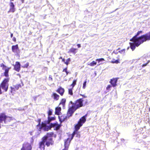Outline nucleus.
Wrapping results in <instances>:
<instances>
[{"mask_svg": "<svg viewBox=\"0 0 150 150\" xmlns=\"http://www.w3.org/2000/svg\"><path fill=\"white\" fill-rule=\"evenodd\" d=\"M142 32V31H138L137 34L130 39V41L133 42L129 43L130 48L132 51L134 50L136 46L138 47L144 42L150 40V32L138 37Z\"/></svg>", "mask_w": 150, "mask_h": 150, "instance_id": "nucleus-1", "label": "nucleus"}, {"mask_svg": "<svg viewBox=\"0 0 150 150\" xmlns=\"http://www.w3.org/2000/svg\"><path fill=\"white\" fill-rule=\"evenodd\" d=\"M83 100L82 98H80L77 100L75 103L71 101L69 103L72 105V106L69 108L67 112V116L71 117L72 116L74 111L77 109L83 106Z\"/></svg>", "mask_w": 150, "mask_h": 150, "instance_id": "nucleus-2", "label": "nucleus"}, {"mask_svg": "<svg viewBox=\"0 0 150 150\" xmlns=\"http://www.w3.org/2000/svg\"><path fill=\"white\" fill-rule=\"evenodd\" d=\"M38 124L37 125V128L39 134L40 133L42 129H43L44 131H48L51 129V127L49 125H47L48 122L45 121L42 122L41 124V119H39L38 120Z\"/></svg>", "mask_w": 150, "mask_h": 150, "instance_id": "nucleus-3", "label": "nucleus"}, {"mask_svg": "<svg viewBox=\"0 0 150 150\" xmlns=\"http://www.w3.org/2000/svg\"><path fill=\"white\" fill-rule=\"evenodd\" d=\"M45 142L46 145L47 146H49L50 144L52 145L53 144L52 139L50 138H47L46 137H44L42 138V141L39 143V148L41 150H44Z\"/></svg>", "mask_w": 150, "mask_h": 150, "instance_id": "nucleus-4", "label": "nucleus"}, {"mask_svg": "<svg viewBox=\"0 0 150 150\" xmlns=\"http://www.w3.org/2000/svg\"><path fill=\"white\" fill-rule=\"evenodd\" d=\"M87 114H86L85 115L81 117L79 120V121L78 122V123L75 126V130L73 133L75 132V134H76L78 131L80 129V127L83 125V124L84 123L86 120V117Z\"/></svg>", "mask_w": 150, "mask_h": 150, "instance_id": "nucleus-5", "label": "nucleus"}, {"mask_svg": "<svg viewBox=\"0 0 150 150\" xmlns=\"http://www.w3.org/2000/svg\"><path fill=\"white\" fill-rule=\"evenodd\" d=\"M9 80V78L5 79L0 85L1 88L3 89L5 91H7L8 90V82Z\"/></svg>", "mask_w": 150, "mask_h": 150, "instance_id": "nucleus-6", "label": "nucleus"}, {"mask_svg": "<svg viewBox=\"0 0 150 150\" xmlns=\"http://www.w3.org/2000/svg\"><path fill=\"white\" fill-rule=\"evenodd\" d=\"M75 132L72 133L71 139L68 138L66 140L64 141V149L63 150H68V148L70 144V141L73 139L75 135Z\"/></svg>", "mask_w": 150, "mask_h": 150, "instance_id": "nucleus-7", "label": "nucleus"}, {"mask_svg": "<svg viewBox=\"0 0 150 150\" xmlns=\"http://www.w3.org/2000/svg\"><path fill=\"white\" fill-rule=\"evenodd\" d=\"M31 145L28 142L24 143L23 145L21 150H31Z\"/></svg>", "mask_w": 150, "mask_h": 150, "instance_id": "nucleus-8", "label": "nucleus"}, {"mask_svg": "<svg viewBox=\"0 0 150 150\" xmlns=\"http://www.w3.org/2000/svg\"><path fill=\"white\" fill-rule=\"evenodd\" d=\"M10 118L9 117L6 116L4 114L1 113L0 114V128H1V124L4 121V123H6V120L7 118Z\"/></svg>", "mask_w": 150, "mask_h": 150, "instance_id": "nucleus-9", "label": "nucleus"}, {"mask_svg": "<svg viewBox=\"0 0 150 150\" xmlns=\"http://www.w3.org/2000/svg\"><path fill=\"white\" fill-rule=\"evenodd\" d=\"M21 68V64L19 62H16L15 65L14 66V69L18 72L19 71Z\"/></svg>", "mask_w": 150, "mask_h": 150, "instance_id": "nucleus-10", "label": "nucleus"}, {"mask_svg": "<svg viewBox=\"0 0 150 150\" xmlns=\"http://www.w3.org/2000/svg\"><path fill=\"white\" fill-rule=\"evenodd\" d=\"M10 6V10L8 11V12H14L15 11V6L13 2H11L9 3Z\"/></svg>", "mask_w": 150, "mask_h": 150, "instance_id": "nucleus-11", "label": "nucleus"}, {"mask_svg": "<svg viewBox=\"0 0 150 150\" xmlns=\"http://www.w3.org/2000/svg\"><path fill=\"white\" fill-rule=\"evenodd\" d=\"M70 117H68L67 116H67H66L65 115H62L61 117H60V116H58V118L59 119V120L60 122V123H62L65 120H66L67 117L69 118Z\"/></svg>", "mask_w": 150, "mask_h": 150, "instance_id": "nucleus-12", "label": "nucleus"}, {"mask_svg": "<svg viewBox=\"0 0 150 150\" xmlns=\"http://www.w3.org/2000/svg\"><path fill=\"white\" fill-rule=\"evenodd\" d=\"M117 79L116 78H114L111 79L110 81V83L112 85L113 87L117 85Z\"/></svg>", "mask_w": 150, "mask_h": 150, "instance_id": "nucleus-13", "label": "nucleus"}, {"mask_svg": "<svg viewBox=\"0 0 150 150\" xmlns=\"http://www.w3.org/2000/svg\"><path fill=\"white\" fill-rule=\"evenodd\" d=\"M57 92L59 93L61 96H63L64 92V90L63 88L60 87L58 88L57 90Z\"/></svg>", "mask_w": 150, "mask_h": 150, "instance_id": "nucleus-14", "label": "nucleus"}, {"mask_svg": "<svg viewBox=\"0 0 150 150\" xmlns=\"http://www.w3.org/2000/svg\"><path fill=\"white\" fill-rule=\"evenodd\" d=\"M10 69V67L9 68L8 67L7 68H6L5 69H4V70L5 71V72L4 73V75L5 76L7 77H8L9 76L8 73L9 71V70Z\"/></svg>", "mask_w": 150, "mask_h": 150, "instance_id": "nucleus-15", "label": "nucleus"}, {"mask_svg": "<svg viewBox=\"0 0 150 150\" xmlns=\"http://www.w3.org/2000/svg\"><path fill=\"white\" fill-rule=\"evenodd\" d=\"M55 120V118L54 117H50L49 116H48V120L47 121H46L48 122L47 123V125H49V126L51 127V124H50V122L52 120Z\"/></svg>", "mask_w": 150, "mask_h": 150, "instance_id": "nucleus-16", "label": "nucleus"}, {"mask_svg": "<svg viewBox=\"0 0 150 150\" xmlns=\"http://www.w3.org/2000/svg\"><path fill=\"white\" fill-rule=\"evenodd\" d=\"M61 108L60 107H58L55 108V114L56 115H59L61 113Z\"/></svg>", "mask_w": 150, "mask_h": 150, "instance_id": "nucleus-17", "label": "nucleus"}, {"mask_svg": "<svg viewBox=\"0 0 150 150\" xmlns=\"http://www.w3.org/2000/svg\"><path fill=\"white\" fill-rule=\"evenodd\" d=\"M18 49V45H13L12 47V50L13 52H16L17 50Z\"/></svg>", "mask_w": 150, "mask_h": 150, "instance_id": "nucleus-18", "label": "nucleus"}, {"mask_svg": "<svg viewBox=\"0 0 150 150\" xmlns=\"http://www.w3.org/2000/svg\"><path fill=\"white\" fill-rule=\"evenodd\" d=\"M50 126L51 127V128L52 127H55L56 129L57 130L59 129L60 128V126L58 124H52V123H51Z\"/></svg>", "mask_w": 150, "mask_h": 150, "instance_id": "nucleus-19", "label": "nucleus"}, {"mask_svg": "<svg viewBox=\"0 0 150 150\" xmlns=\"http://www.w3.org/2000/svg\"><path fill=\"white\" fill-rule=\"evenodd\" d=\"M52 97H53L56 100H57L59 99V96L56 93H54L52 96Z\"/></svg>", "mask_w": 150, "mask_h": 150, "instance_id": "nucleus-20", "label": "nucleus"}, {"mask_svg": "<svg viewBox=\"0 0 150 150\" xmlns=\"http://www.w3.org/2000/svg\"><path fill=\"white\" fill-rule=\"evenodd\" d=\"M66 102V100L65 98H63L60 103V104H62L63 106V107H64L65 105V103Z\"/></svg>", "mask_w": 150, "mask_h": 150, "instance_id": "nucleus-21", "label": "nucleus"}, {"mask_svg": "<svg viewBox=\"0 0 150 150\" xmlns=\"http://www.w3.org/2000/svg\"><path fill=\"white\" fill-rule=\"evenodd\" d=\"M76 49L72 48L69 50V52H72L75 54L76 52Z\"/></svg>", "mask_w": 150, "mask_h": 150, "instance_id": "nucleus-22", "label": "nucleus"}, {"mask_svg": "<svg viewBox=\"0 0 150 150\" xmlns=\"http://www.w3.org/2000/svg\"><path fill=\"white\" fill-rule=\"evenodd\" d=\"M53 133L52 132H51L50 133H48L47 134V135L45 136L44 137H46V138H50L52 139V138L51 137H52L53 135Z\"/></svg>", "mask_w": 150, "mask_h": 150, "instance_id": "nucleus-23", "label": "nucleus"}, {"mask_svg": "<svg viewBox=\"0 0 150 150\" xmlns=\"http://www.w3.org/2000/svg\"><path fill=\"white\" fill-rule=\"evenodd\" d=\"M76 80H75L73 81L71 85V86H72V88H73L75 85L76 84Z\"/></svg>", "mask_w": 150, "mask_h": 150, "instance_id": "nucleus-24", "label": "nucleus"}, {"mask_svg": "<svg viewBox=\"0 0 150 150\" xmlns=\"http://www.w3.org/2000/svg\"><path fill=\"white\" fill-rule=\"evenodd\" d=\"M97 62L94 61H92L91 63L88 65H90L91 66H93L96 64Z\"/></svg>", "mask_w": 150, "mask_h": 150, "instance_id": "nucleus-25", "label": "nucleus"}, {"mask_svg": "<svg viewBox=\"0 0 150 150\" xmlns=\"http://www.w3.org/2000/svg\"><path fill=\"white\" fill-rule=\"evenodd\" d=\"M0 67H2V69L3 70H4L6 68L8 67L4 65L3 63H2L1 64Z\"/></svg>", "mask_w": 150, "mask_h": 150, "instance_id": "nucleus-26", "label": "nucleus"}, {"mask_svg": "<svg viewBox=\"0 0 150 150\" xmlns=\"http://www.w3.org/2000/svg\"><path fill=\"white\" fill-rule=\"evenodd\" d=\"M72 89H69L68 91L69 94L71 95H73V93L72 92Z\"/></svg>", "mask_w": 150, "mask_h": 150, "instance_id": "nucleus-27", "label": "nucleus"}, {"mask_svg": "<svg viewBox=\"0 0 150 150\" xmlns=\"http://www.w3.org/2000/svg\"><path fill=\"white\" fill-rule=\"evenodd\" d=\"M70 60V58H68L66 60V61L65 62V63L67 66L68 65Z\"/></svg>", "mask_w": 150, "mask_h": 150, "instance_id": "nucleus-28", "label": "nucleus"}, {"mask_svg": "<svg viewBox=\"0 0 150 150\" xmlns=\"http://www.w3.org/2000/svg\"><path fill=\"white\" fill-rule=\"evenodd\" d=\"M125 49H123L119 51V52L121 54H124L125 53Z\"/></svg>", "mask_w": 150, "mask_h": 150, "instance_id": "nucleus-29", "label": "nucleus"}, {"mask_svg": "<svg viewBox=\"0 0 150 150\" xmlns=\"http://www.w3.org/2000/svg\"><path fill=\"white\" fill-rule=\"evenodd\" d=\"M96 61H98V62L99 63L101 61H104V59L103 58H101L99 59H96Z\"/></svg>", "mask_w": 150, "mask_h": 150, "instance_id": "nucleus-30", "label": "nucleus"}, {"mask_svg": "<svg viewBox=\"0 0 150 150\" xmlns=\"http://www.w3.org/2000/svg\"><path fill=\"white\" fill-rule=\"evenodd\" d=\"M29 66V63H27L24 66H23L22 67L23 68H27Z\"/></svg>", "mask_w": 150, "mask_h": 150, "instance_id": "nucleus-31", "label": "nucleus"}, {"mask_svg": "<svg viewBox=\"0 0 150 150\" xmlns=\"http://www.w3.org/2000/svg\"><path fill=\"white\" fill-rule=\"evenodd\" d=\"M111 87L112 86L110 85H108L106 88L107 90L108 91L110 90V89L111 88Z\"/></svg>", "mask_w": 150, "mask_h": 150, "instance_id": "nucleus-32", "label": "nucleus"}, {"mask_svg": "<svg viewBox=\"0 0 150 150\" xmlns=\"http://www.w3.org/2000/svg\"><path fill=\"white\" fill-rule=\"evenodd\" d=\"M111 63H116V64H118L119 63V60L117 59L115 60V61H111Z\"/></svg>", "mask_w": 150, "mask_h": 150, "instance_id": "nucleus-33", "label": "nucleus"}, {"mask_svg": "<svg viewBox=\"0 0 150 150\" xmlns=\"http://www.w3.org/2000/svg\"><path fill=\"white\" fill-rule=\"evenodd\" d=\"M86 81H85L83 83V89H85V88H86Z\"/></svg>", "mask_w": 150, "mask_h": 150, "instance_id": "nucleus-34", "label": "nucleus"}, {"mask_svg": "<svg viewBox=\"0 0 150 150\" xmlns=\"http://www.w3.org/2000/svg\"><path fill=\"white\" fill-rule=\"evenodd\" d=\"M20 87H21V85H16L15 86V88L16 90H18Z\"/></svg>", "mask_w": 150, "mask_h": 150, "instance_id": "nucleus-35", "label": "nucleus"}, {"mask_svg": "<svg viewBox=\"0 0 150 150\" xmlns=\"http://www.w3.org/2000/svg\"><path fill=\"white\" fill-rule=\"evenodd\" d=\"M140 59L142 60L143 62H144L146 61V58L143 57L141 58Z\"/></svg>", "mask_w": 150, "mask_h": 150, "instance_id": "nucleus-36", "label": "nucleus"}, {"mask_svg": "<svg viewBox=\"0 0 150 150\" xmlns=\"http://www.w3.org/2000/svg\"><path fill=\"white\" fill-rule=\"evenodd\" d=\"M119 48H118L117 50H114L113 53H115V54H118V53L119 52L118 50L119 49Z\"/></svg>", "mask_w": 150, "mask_h": 150, "instance_id": "nucleus-37", "label": "nucleus"}, {"mask_svg": "<svg viewBox=\"0 0 150 150\" xmlns=\"http://www.w3.org/2000/svg\"><path fill=\"white\" fill-rule=\"evenodd\" d=\"M34 140L33 139V137H32L31 138L30 140V142L31 143V145H32L33 144V143Z\"/></svg>", "mask_w": 150, "mask_h": 150, "instance_id": "nucleus-38", "label": "nucleus"}, {"mask_svg": "<svg viewBox=\"0 0 150 150\" xmlns=\"http://www.w3.org/2000/svg\"><path fill=\"white\" fill-rule=\"evenodd\" d=\"M11 91H10V92L11 93L12 92V91H15L16 90H15V88H13L12 87H11Z\"/></svg>", "mask_w": 150, "mask_h": 150, "instance_id": "nucleus-39", "label": "nucleus"}, {"mask_svg": "<svg viewBox=\"0 0 150 150\" xmlns=\"http://www.w3.org/2000/svg\"><path fill=\"white\" fill-rule=\"evenodd\" d=\"M52 112L51 110H50L48 112V115L49 116L51 115H52Z\"/></svg>", "mask_w": 150, "mask_h": 150, "instance_id": "nucleus-40", "label": "nucleus"}, {"mask_svg": "<svg viewBox=\"0 0 150 150\" xmlns=\"http://www.w3.org/2000/svg\"><path fill=\"white\" fill-rule=\"evenodd\" d=\"M147 65V64L146 63L145 64H142V67H144L145 66H146Z\"/></svg>", "mask_w": 150, "mask_h": 150, "instance_id": "nucleus-41", "label": "nucleus"}, {"mask_svg": "<svg viewBox=\"0 0 150 150\" xmlns=\"http://www.w3.org/2000/svg\"><path fill=\"white\" fill-rule=\"evenodd\" d=\"M67 71V67L64 69L63 71L66 72Z\"/></svg>", "mask_w": 150, "mask_h": 150, "instance_id": "nucleus-42", "label": "nucleus"}, {"mask_svg": "<svg viewBox=\"0 0 150 150\" xmlns=\"http://www.w3.org/2000/svg\"><path fill=\"white\" fill-rule=\"evenodd\" d=\"M13 40L14 42H16V38H15V37H13Z\"/></svg>", "mask_w": 150, "mask_h": 150, "instance_id": "nucleus-43", "label": "nucleus"}, {"mask_svg": "<svg viewBox=\"0 0 150 150\" xmlns=\"http://www.w3.org/2000/svg\"><path fill=\"white\" fill-rule=\"evenodd\" d=\"M49 80H51V81H52V77L51 76H49Z\"/></svg>", "mask_w": 150, "mask_h": 150, "instance_id": "nucleus-44", "label": "nucleus"}, {"mask_svg": "<svg viewBox=\"0 0 150 150\" xmlns=\"http://www.w3.org/2000/svg\"><path fill=\"white\" fill-rule=\"evenodd\" d=\"M2 93L1 90V86L0 85V94H1Z\"/></svg>", "mask_w": 150, "mask_h": 150, "instance_id": "nucleus-45", "label": "nucleus"}, {"mask_svg": "<svg viewBox=\"0 0 150 150\" xmlns=\"http://www.w3.org/2000/svg\"><path fill=\"white\" fill-rule=\"evenodd\" d=\"M77 45L78 48L80 47L81 46L80 44H78Z\"/></svg>", "mask_w": 150, "mask_h": 150, "instance_id": "nucleus-46", "label": "nucleus"}, {"mask_svg": "<svg viewBox=\"0 0 150 150\" xmlns=\"http://www.w3.org/2000/svg\"><path fill=\"white\" fill-rule=\"evenodd\" d=\"M62 62H64V63L65 62V60L64 59H62Z\"/></svg>", "mask_w": 150, "mask_h": 150, "instance_id": "nucleus-47", "label": "nucleus"}, {"mask_svg": "<svg viewBox=\"0 0 150 150\" xmlns=\"http://www.w3.org/2000/svg\"><path fill=\"white\" fill-rule=\"evenodd\" d=\"M66 75H68V74L69 73V72H68L67 71L66 72Z\"/></svg>", "mask_w": 150, "mask_h": 150, "instance_id": "nucleus-48", "label": "nucleus"}, {"mask_svg": "<svg viewBox=\"0 0 150 150\" xmlns=\"http://www.w3.org/2000/svg\"><path fill=\"white\" fill-rule=\"evenodd\" d=\"M150 62V60H148L146 63L147 64H148Z\"/></svg>", "mask_w": 150, "mask_h": 150, "instance_id": "nucleus-49", "label": "nucleus"}, {"mask_svg": "<svg viewBox=\"0 0 150 150\" xmlns=\"http://www.w3.org/2000/svg\"><path fill=\"white\" fill-rule=\"evenodd\" d=\"M13 34L12 33H11V38L13 37Z\"/></svg>", "mask_w": 150, "mask_h": 150, "instance_id": "nucleus-50", "label": "nucleus"}, {"mask_svg": "<svg viewBox=\"0 0 150 150\" xmlns=\"http://www.w3.org/2000/svg\"><path fill=\"white\" fill-rule=\"evenodd\" d=\"M121 140L122 142H123L124 141V139H121Z\"/></svg>", "mask_w": 150, "mask_h": 150, "instance_id": "nucleus-51", "label": "nucleus"}, {"mask_svg": "<svg viewBox=\"0 0 150 150\" xmlns=\"http://www.w3.org/2000/svg\"><path fill=\"white\" fill-rule=\"evenodd\" d=\"M21 0V1H22V3H23L24 2V0Z\"/></svg>", "mask_w": 150, "mask_h": 150, "instance_id": "nucleus-52", "label": "nucleus"}, {"mask_svg": "<svg viewBox=\"0 0 150 150\" xmlns=\"http://www.w3.org/2000/svg\"><path fill=\"white\" fill-rule=\"evenodd\" d=\"M59 59H62V57H59Z\"/></svg>", "mask_w": 150, "mask_h": 150, "instance_id": "nucleus-53", "label": "nucleus"}, {"mask_svg": "<svg viewBox=\"0 0 150 150\" xmlns=\"http://www.w3.org/2000/svg\"><path fill=\"white\" fill-rule=\"evenodd\" d=\"M18 110H21V108H19V109H18Z\"/></svg>", "mask_w": 150, "mask_h": 150, "instance_id": "nucleus-54", "label": "nucleus"}, {"mask_svg": "<svg viewBox=\"0 0 150 150\" xmlns=\"http://www.w3.org/2000/svg\"><path fill=\"white\" fill-rule=\"evenodd\" d=\"M14 1V0H10L11 2V1Z\"/></svg>", "mask_w": 150, "mask_h": 150, "instance_id": "nucleus-55", "label": "nucleus"}, {"mask_svg": "<svg viewBox=\"0 0 150 150\" xmlns=\"http://www.w3.org/2000/svg\"><path fill=\"white\" fill-rule=\"evenodd\" d=\"M129 48V47H128L127 48V49L128 50Z\"/></svg>", "mask_w": 150, "mask_h": 150, "instance_id": "nucleus-56", "label": "nucleus"}]
</instances>
